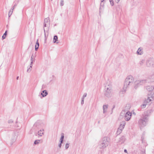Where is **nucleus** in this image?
Instances as JSON below:
<instances>
[{
  "label": "nucleus",
  "mask_w": 154,
  "mask_h": 154,
  "mask_svg": "<svg viewBox=\"0 0 154 154\" xmlns=\"http://www.w3.org/2000/svg\"><path fill=\"white\" fill-rule=\"evenodd\" d=\"M150 110H149L145 112L143 115V118L139 120V124L141 127H143L146 125V122L148 121L147 116L149 115L148 113L150 112Z\"/></svg>",
  "instance_id": "obj_1"
},
{
  "label": "nucleus",
  "mask_w": 154,
  "mask_h": 154,
  "mask_svg": "<svg viewBox=\"0 0 154 154\" xmlns=\"http://www.w3.org/2000/svg\"><path fill=\"white\" fill-rule=\"evenodd\" d=\"M134 78L133 76L129 75L128 76L125 80L124 87H129L134 86Z\"/></svg>",
  "instance_id": "obj_2"
},
{
  "label": "nucleus",
  "mask_w": 154,
  "mask_h": 154,
  "mask_svg": "<svg viewBox=\"0 0 154 154\" xmlns=\"http://www.w3.org/2000/svg\"><path fill=\"white\" fill-rule=\"evenodd\" d=\"M109 141L107 137H105L102 139V142L99 145L100 148H105L108 145Z\"/></svg>",
  "instance_id": "obj_3"
},
{
  "label": "nucleus",
  "mask_w": 154,
  "mask_h": 154,
  "mask_svg": "<svg viewBox=\"0 0 154 154\" xmlns=\"http://www.w3.org/2000/svg\"><path fill=\"white\" fill-rule=\"evenodd\" d=\"M104 94L105 96L107 97H110L112 96V90L110 88H109L108 87L106 88L105 89Z\"/></svg>",
  "instance_id": "obj_4"
},
{
  "label": "nucleus",
  "mask_w": 154,
  "mask_h": 154,
  "mask_svg": "<svg viewBox=\"0 0 154 154\" xmlns=\"http://www.w3.org/2000/svg\"><path fill=\"white\" fill-rule=\"evenodd\" d=\"M125 111H122V112L121 113V115L123 113H125V119L127 121H128L131 118L132 115L131 113L128 111L127 112H125Z\"/></svg>",
  "instance_id": "obj_5"
},
{
  "label": "nucleus",
  "mask_w": 154,
  "mask_h": 154,
  "mask_svg": "<svg viewBox=\"0 0 154 154\" xmlns=\"http://www.w3.org/2000/svg\"><path fill=\"white\" fill-rule=\"evenodd\" d=\"M146 80H139L135 81L134 82V86L135 87L142 85L146 82Z\"/></svg>",
  "instance_id": "obj_6"
},
{
  "label": "nucleus",
  "mask_w": 154,
  "mask_h": 154,
  "mask_svg": "<svg viewBox=\"0 0 154 154\" xmlns=\"http://www.w3.org/2000/svg\"><path fill=\"white\" fill-rule=\"evenodd\" d=\"M146 64L148 67L153 66L154 65V59L153 58L149 59L146 60Z\"/></svg>",
  "instance_id": "obj_7"
},
{
  "label": "nucleus",
  "mask_w": 154,
  "mask_h": 154,
  "mask_svg": "<svg viewBox=\"0 0 154 154\" xmlns=\"http://www.w3.org/2000/svg\"><path fill=\"white\" fill-rule=\"evenodd\" d=\"M50 20L48 17L46 18L45 19L44 23V28L45 27H47V30H48L50 26Z\"/></svg>",
  "instance_id": "obj_8"
},
{
  "label": "nucleus",
  "mask_w": 154,
  "mask_h": 154,
  "mask_svg": "<svg viewBox=\"0 0 154 154\" xmlns=\"http://www.w3.org/2000/svg\"><path fill=\"white\" fill-rule=\"evenodd\" d=\"M44 124L41 122H37L34 125V126L38 128H40L43 126Z\"/></svg>",
  "instance_id": "obj_9"
},
{
  "label": "nucleus",
  "mask_w": 154,
  "mask_h": 154,
  "mask_svg": "<svg viewBox=\"0 0 154 154\" xmlns=\"http://www.w3.org/2000/svg\"><path fill=\"white\" fill-rule=\"evenodd\" d=\"M153 99V96H151L150 97H148L147 99L145 100L144 103L147 104V103H149Z\"/></svg>",
  "instance_id": "obj_10"
},
{
  "label": "nucleus",
  "mask_w": 154,
  "mask_h": 154,
  "mask_svg": "<svg viewBox=\"0 0 154 154\" xmlns=\"http://www.w3.org/2000/svg\"><path fill=\"white\" fill-rule=\"evenodd\" d=\"M126 124L125 121H122L121 122L119 128L122 129V130L124 129Z\"/></svg>",
  "instance_id": "obj_11"
},
{
  "label": "nucleus",
  "mask_w": 154,
  "mask_h": 154,
  "mask_svg": "<svg viewBox=\"0 0 154 154\" xmlns=\"http://www.w3.org/2000/svg\"><path fill=\"white\" fill-rule=\"evenodd\" d=\"M108 107V105H104L103 106V113H105L107 110V109Z\"/></svg>",
  "instance_id": "obj_12"
},
{
  "label": "nucleus",
  "mask_w": 154,
  "mask_h": 154,
  "mask_svg": "<svg viewBox=\"0 0 154 154\" xmlns=\"http://www.w3.org/2000/svg\"><path fill=\"white\" fill-rule=\"evenodd\" d=\"M44 130L41 129L38 131V134L39 136L41 137L44 134Z\"/></svg>",
  "instance_id": "obj_13"
},
{
  "label": "nucleus",
  "mask_w": 154,
  "mask_h": 154,
  "mask_svg": "<svg viewBox=\"0 0 154 154\" xmlns=\"http://www.w3.org/2000/svg\"><path fill=\"white\" fill-rule=\"evenodd\" d=\"M41 94L43 97H45L48 94L47 91L45 90L43 91L41 93Z\"/></svg>",
  "instance_id": "obj_14"
},
{
  "label": "nucleus",
  "mask_w": 154,
  "mask_h": 154,
  "mask_svg": "<svg viewBox=\"0 0 154 154\" xmlns=\"http://www.w3.org/2000/svg\"><path fill=\"white\" fill-rule=\"evenodd\" d=\"M145 60L144 59H142L139 62V64L140 66H143L144 64Z\"/></svg>",
  "instance_id": "obj_15"
},
{
  "label": "nucleus",
  "mask_w": 154,
  "mask_h": 154,
  "mask_svg": "<svg viewBox=\"0 0 154 154\" xmlns=\"http://www.w3.org/2000/svg\"><path fill=\"white\" fill-rule=\"evenodd\" d=\"M125 141V137L124 136H122L120 138L119 140V142L120 143H122L124 142Z\"/></svg>",
  "instance_id": "obj_16"
},
{
  "label": "nucleus",
  "mask_w": 154,
  "mask_h": 154,
  "mask_svg": "<svg viewBox=\"0 0 154 154\" xmlns=\"http://www.w3.org/2000/svg\"><path fill=\"white\" fill-rule=\"evenodd\" d=\"M58 37L57 35H55L54 37L53 42L54 43H58V42H57V41Z\"/></svg>",
  "instance_id": "obj_17"
},
{
  "label": "nucleus",
  "mask_w": 154,
  "mask_h": 154,
  "mask_svg": "<svg viewBox=\"0 0 154 154\" xmlns=\"http://www.w3.org/2000/svg\"><path fill=\"white\" fill-rule=\"evenodd\" d=\"M137 53L138 54L141 55L143 53V51L140 48H139L137 51Z\"/></svg>",
  "instance_id": "obj_18"
},
{
  "label": "nucleus",
  "mask_w": 154,
  "mask_h": 154,
  "mask_svg": "<svg viewBox=\"0 0 154 154\" xmlns=\"http://www.w3.org/2000/svg\"><path fill=\"white\" fill-rule=\"evenodd\" d=\"M149 78L150 79V81L154 82V73L152 75L149 76Z\"/></svg>",
  "instance_id": "obj_19"
},
{
  "label": "nucleus",
  "mask_w": 154,
  "mask_h": 154,
  "mask_svg": "<svg viewBox=\"0 0 154 154\" xmlns=\"http://www.w3.org/2000/svg\"><path fill=\"white\" fill-rule=\"evenodd\" d=\"M14 8V7H13V8H12L9 11V14H8V15H9V17H10L11 16V14L13 13V10Z\"/></svg>",
  "instance_id": "obj_20"
},
{
  "label": "nucleus",
  "mask_w": 154,
  "mask_h": 154,
  "mask_svg": "<svg viewBox=\"0 0 154 154\" xmlns=\"http://www.w3.org/2000/svg\"><path fill=\"white\" fill-rule=\"evenodd\" d=\"M122 129L119 128L117 131V134H120L122 132Z\"/></svg>",
  "instance_id": "obj_21"
},
{
  "label": "nucleus",
  "mask_w": 154,
  "mask_h": 154,
  "mask_svg": "<svg viewBox=\"0 0 154 154\" xmlns=\"http://www.w3.org/2000/svg\"><path fill=\"white\" fill-rule=\"evenodd\" d=\"M146 89L149 91H152L154 89V87H147Z\"/></svg>",
  "instance_id": "obj_22"
},
{
  "label": "nucleus",
  "mask_w": 154,
  "mask_h": 154,
  "mask_svg": "<svg viewBox=\"0 0 154 154\" xmlns=\"http://www.w3.org/2000/svg\"><path fill=\"white\" fill-rule=\"evenodd\" d=\"M127 87H123L122 89L121 90L120 92H122V93H124L125 92L126 90Z\"/></svg>",
  "instance_id": "obj_23"
},
{
  "label": "nucleus",
  "mask_w": 154,
  "mask_h": 154,
  "mask_svg": "<svg viewBox=\"0 0 154 154\" xmlns=\"http://www.w3.org/2000/svg\"><path fill=\"white\" fill-rule=\"evenodd\" d=\"M7 35V31H6L4 33L3 36H2V39H3L5 38V37H6V35Z\"/></svg>",
  "instance_id": "obj_24"
},
{
  "label": "nucleus",
  "mask_w": 154,
  "mask_h": 154,
  "mask_svg": "<svg viewBox=\"0 0 154 154\" xmlns=\"http://www.w3.org/2000/svg\"><path fill=\"white\" fill-rule=\"evenodd\" d=\"M146 103H144L141 106V108L142 109L145 108L146 107Z\"/></svg>",
  "instance_id": "obj_25"
},
{
  "label": "nucleus",
  "mask_w": 154,
  "mask_h": 154,
  "mask_svg": "<svg viewBox=\"0 0 154 154\" xmlns=\"http://www.w3.org/2000/svg\"><path fill=\"white\" fill-rule=\"evenodd\" d=\"M60 5L61 6H63L64 5V0H60Z\"/></svg>",
  "instance_id": "obj_26"
},
{
  "label": "nucleus",
  "mask_w": 154,
  "mask_h": 154,
  "mask_svg": "<svg viewBox=\"0 0 154 154\" xmlns=\"http://www.w3.org/2000/svg\"><path fill=\"white\" fill-rule=\"evenodd\" d=\"M40 141V140H35V141L34 143L35 144H38L39 143Z\"/></svg>",
  "instance_id": "obj_27"
},
{
  "label": "nucleus",
  "mask_w": 154,
  "mask_h": 154,
  "mask_svg": "<svg viewBox=\"0 0 154 154\" xmlns=\"http://www.w3.org/2000/svg\"><path fill=\"white\" fill-rule=\"evenodd\" d=\"M110 4L112 6H113L114 5V2L113 0H109Z\"/></svg>",
  "instance_id": "obj_28"
},
{
  "label": "nucleus",
  "mask_w": 154,
  "mask_h": 154,
  "mask_svg": "<svg viewBox=\"0 0 154 154\" xmlns=\"http://www.w3.org/2000/svg\"><path fill=\"white\" fill-rule=\"evenodd\" d=\"M61 137L60 139H63L64 138V134L63 133H62L61 134Z\"/></svg>",
  "instance_id": "obj_29"
},
{
  "label": "nucleus",
  "mask_w": 154,
  "mask_h": 154,
  "mask_svg": "<svg viewBox=\"0 0 154 154\" xmlns=\"http://www.w3.org/2000/svg\"><path fill=\"white\" fill-rule=\"evenodd\" d=\"M32 67H30V66L29 68L27 70V72H30L31 70Z\"/></svg>",
  "instance_id": "obj_30"
},
{
  "label": "nucleus",
  "mask_w": 154,
  "mask_h": 154,
  "mask_svg": "<svg viewBox=\"0 0 154 154\" xmlns=\"http://www.w3.org/2000/svg\"><path fill=\"white\" fill-rule=\"evenodd\" d=\"M35 59L33 58V54L32 55L31 58V61H34Z\"/></svg>",
  "instance_id": "obj_31"
},
{
  "label": "nucleus",
  "mask_w": 154,
  "mask_h": 154,
  "mask_svg": "<svg viewBox=\"0 0 154 154\" xmlns=\"http://www.w3.org/2000/svg\"><path fill=\"white\" fill-rule=\"evenodd\" d=\"M69 147V144L68 143H67L65 145V148L66 149H67Z\"/></svg>",
  "instance_id": "obj_32"
},
{
  "label": "nucleus",
  "mask_w": 154,
  "mask_h": 154,
  "mask_svg": "<svg viewBox=\"0 0 154 154\" xmlns=\"http://www.w3.org/2000/svg\"><path fill=\"white\" fill-rule=\"evenodd\" d=\"M39 46L38 45H35V50L37 51L38 49V48Z\"/></svg>",
  "instance_id": "obj_33"
},
{
  "label": "nucleus",
  "mask_w": 154,
  "mask_h": 154,
  "mask_svg": "<svg viewBox=\"0 0 154 154\" xmlns=\"http://www.w3.org/2000/svg\"><path fill=\"white\" fill-rule=\"evenodd\" d=\"M84 99L83 98H82V101H81V103L82 105H83L84 103Z\"/></svg>",
  "instance_id": "obj_34"
},
{
  "label": "nucleus",
  "mask_w": 154,
  "mask_h": 154,
  "mask_svg": "<svg viewBox=\"0 0 154 154\" xmlns=\"http://www.w3.org/2000/svg\"><path fill=\"white\" fill-rule=\"evenodd\" d=\"M87 94L86 93H85L82 98H83L84 99V98L86 97L87 96Z\"/></svg>",
  "instance_id": "obj_35"
},
{
  "label": "nucleus",
  "mask_w": 154,
  "mask_h": 154,
  "mask_svg": "<svg viewBox=\"0 0 154 154\" xmlns=\"http://www.w3.org/2000/svg\"><path fill=\"white\" fill-rule=\"evenodd\" d=\"M35 45H38L39 46V43H38V39H37V41H36V42Z\"/></svg>",
  "instance_id": "obj_36"
},
{
  "label": "nucleus",
  "mask_w": 154,
  "mask_h": 154,
  "mask_svg": "<svg viewBox=\"0 0 154 154\" xmlns=\"http://www.w3.org/2000/svg\"><path fill=\"white\" fill-rule=\"evenodd\" d=\"M33 62V61H31L30 64V67H32Z\"/></svg>",
  "instance_id": "obj_37"
},
{
  "label": "nucleus",
  "mask_w": 154,
  "mask_h": 154,
  "mask_svg": "<svg viewBox=\"0 0 154 154\" xmlns=\"http://www.w3.org/2000/svg\"><path fill=\"white\" fill-rule=\"evenodd\" d=\"M63 139H60V143H63Z\"/></svg>",
  "instance_id": "obj_38"
},
{
  "label": "nucleus",
  "mask_w": 154,
  "mask_h": 154,
  "mask_svg": "<svg viewBox=\"0 0 154 154\" xmlns=\"http://www.w3.org/2000/svg\"><path fill=\"white\" fill-rule=\"evenodd\" d=\"M61 144L62 143H60L59 145V147L60 148L61 147Z\"/></svg>",
  "instance_id": "obj_39"
},
{
  "label": "nucleus",
  "mask_w": 154,
  "mask_h": 154,
  "mask_svg": "<svg viewBox=\"0 0 154 154\" xmlns=\"http://www.w3.org/2000/svg\"><path fill=\"white\" fill-rule=\"evenodd\" d=\"M120 0H115L116 2L117 3H118Z\"/></svg>",
  "instance_id": "obj_40"
},
{
  "label": "nucleus",
  "mask_w": 154,
  "mask_h": 154,
  "mask_svg": "<svg viewBox=\"0 0 154 154\" xmlns=\"http://www.w3.org/2000/svg\"><path fill=\"white\" fill-rule=\"evenodd\" d=\"M124 152H125L126 153H127V151L126 149H125L124 150Z\"/></svg>",
  "instance_id": "obj_41"
},
{
  "label": "nucleus",
  "mask_w": 154,
  "mask_h": 154,
  "mask_svg": "<svg viewBox=\"0 0 154 154\" xmlns=\"http://www.w3.org/2000/svg\"><path fill=\"white\" fill-rule=\"evenodd\" d=\"M106 0H101V2H103L104 1H105Z\"/></svg>",
  "instance_id": "obj_42"
},
{
  "label": "nucleus",
  "mask_w": 154,
  "mask_h": 154,
  "mask_svg": "<svg viewBox=\"0 0 154 154\" xmlns=\"http://www.w3.org/2000/svg\"><path fill=\"white\" fill-rule=\"evenodd\" d=\"M44 33H45V29L44 28Z\"/></svg>",
  "instance_id": "obj_43"
},
{
  "label": "nucleus",
  "mask_w": 154,
  "mask_h": 154,
  "mask_svg": "<svg viewBox=\"0 0 154 154\" xmlns=\"http://www.w3.org/2000/svg\"><path fill=\"white\" fill-rule=\"evenodd\" d=\"M18 78H19V76H17V80H18Z\"/></svg>",
  "instance_id": "obj_44"
},
{
  "label": "nucleus",
  "mask_w": 154,
  "mask_h": 154,
  "mask_svg": "<svg viewBox=\"0 0 154 154\" xmlns=\"http://www.w3.org/2000/svg\"><path fill=\"white\" fill-rule=\"evenodd\" d=\"M128 109H129V106H128Z\"/></svg>",
  "instance_id": "obj_45"
}]
</instances>
